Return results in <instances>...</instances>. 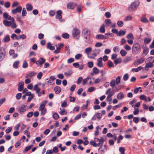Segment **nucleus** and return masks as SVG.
Segmentation results:
<instances>
[{"label": "nucleus", "mask_w": 154, "mask_h": 154, "mask_svg": "<svg viewBox=\"0 0 154 154\" xmlns=\"http://www.w3.org/2000/svg\"><path fill=\"white\" fill-rule=\"evenodd\" d=\"M8 16V13L6 12H5L3 14V17L6 19H7Z\"/></svg>", "instance_id": "57"}, {"label": "nucleus", "mask_w": 154, "mask_h": 154, "mask_svg": "<svg viewBox=\"0 0 154 154\" xmlns=\"http://www.w3.org/2000/svg\"><path fill=\"white\" fill-rule=\"evenodd\" d=\"M110 86L112 87L113 89L114 87L115 86V85L116 84V81L114 80H112L110 82Z\"/></svg>", "instance_id": "31"}, {"label": "nucleus", "mask_w": 154, "mask_h": 154, "mask_svg": "<svg viewBox=\"0 0 154 154\" xmlns=\"http://www.w3.org/2000/svg\"><path fill=\"white\" fill-rule=\"evenodd\" d=\"M19 61H16L13 63V66L14 68L17 69L18 68V65L19 64Z\"/></svg>", "instance_id": "36"}, {"label": "nucleus", "mask_w": 154, "mask_h": 154, "mask_svg": "<svg viewBox=\"0 0 154 154\" xmlns=\"http://www.w3.org/2000/svg\"><path fill=\"white\" fill-rule=\"evenodd\" d=\"M125 34V32L122 30L119 31V32L118 33V35L119 36H123Z\"/></svg>", "instance_id": "37"}, {"label": "nucleus", "mask_w": 154, "mask_h": 154, "mask_svg": "<svg viewBox=\"0 0 154 154\" xmlns=\"http://www.w3.org/2000/svg\"><path fill=\"white\" fill-rule=\"evenodd\" d=\"M93 71L94 73L95 74H97L100 72L99 70L96 67H94L93 68Z\"/></svg>", "instance_id": "33"}, {"label": "nucleus", "mask_w": 154, "mask_h": 154, "mask_svg": "<svg viewBox=\"0 0 154 154\" xmlns=\"http://www.w3.org/2000/svg\"><path fill=\"white\" fill-rule=\"evenodd\" d=\"M132 19V17L131 15H129L127 16L125 19L126 21L131 20Z\"/></svg>", "instance_id": "47"}, {"label": "nucleus", "mask_w": 154, "mask_h": 154, "mask_svg": "<svg viewBox=\"0 0 154 154\" xmlns=\"http://www.w3.org/2000/svg\"><path fill=\"white\" fill-rule=\"evenodd\" d=\"M96 56V54L94 53H91L89 54H88V57L89 58L94 59Z\"/></svg>", "instance_id": "24"}, {"label": "nucleus", "mask_w": 154, "mask_h": 154, "mask_svg": "<svg viewBox=\"0 0 154 154\" xmlns=\"http://www.w3.org/2000/svg\"><path fill=\"white\" fill-rule=\"evenodd\" d=\"M63 46V44H60L58 47H57V49L54 51V53L55 54H57L59 53L61 48Z\"/></svg>", "instance_id": "14"}, {"label": "nucleus", "mask_w": 154, "mask_h": 154, "mask_svg": "<svg viewBox=\"0 0 154 154\" xmlns=\"http://www.w3.org/2000/svg\"><path fill=\"white\" fill-rule=\"evenodd\" d=\"M108 65L109 68H111L114 66V65L110 61H109L108 62Z\"/></svg>", "instance_id": "60"}, {"label": "nucleus", "mask_w": 154, "mask_h": 154, "mask_svg": "<svg viewBox=\"0 0 154 154\" xmlns=\"http://www.w3.org/2000/svg\"><path fill=\"white\" fill-rule=\"evenodd\" d=\"M153 63H151L148 62L146 64L145 66L146 67L151 68L153 66Z\"/></svg>", "instance_id": "43"}, {"label": "nucleus", "mask_w": 154, "mask_h": 154, "mask_svg": "<svg viewBox=\"0 0 154 154\" xmlns=\"http://www.w3.org/2000/svg\"><path fill=\"white\" fill-rule=\"evenodd\" d=\"M103 58L102 57L98 59L97 60V65L99 67H102L103 66V64L102 63Z\"/></svg>", "instance_id": "13"}, {"label": "nucleus", "mask_w": 154, "mask_h": 154, "mask_svg": "<svg viewBox=\"0 0 154 154\" xmlns=\"http://www.w3.org/2000/svg\"><path fill=\"white\" fill-rule=\"evenodd\" d=\"M93 51L95 54H96L97 55V54H99L100 52V50L99 49H94Z\"/></svg>", "instance_id": "48"}, {"label": "nucleus", "mask_w": 154, "mask_h": 154, "mask_svg": "<svg viewBox=\"0 0 154 154\" xmlns=\"http://www.w3.org/2000/svg\"><path fill=\"white\" fill-rule=\"evenodd\" d=\"M127 38H130L131 39H133L134 38L133 36V34L131 33H130L127 36Z\"/></svg>", "instance_id": "54"}, {"label": "nucleus", "mask_w": 154, "mask_h": 154, "mask_svg": "<svg viewBox=\"0 0 154 154\" xmlns=\"http://www.w3.org/2000/svg\"><path fill=\"white\" fill-rule=\"evenodd\" d=\"M77 6V4L72 2H70L67 5V8L69 9H73L75 7Z\"/></svg>", "instance_id": "7"}, {"label": "nucleus", "mask_w": 154, "mask_h": 154, "mask_svg": "<svg viewBox=\"0 0 154 154\" xmlns=\"http://www.w3.org/2000/svg\"><path fill=\"white\" fill-rule=\"evenodd\" d=\"M10 40V36L8 35H6L4 38V42H8Z\"/></svg>", "instance_id": "45"}, {"label": "nucleus", "mask_w": 154, "mask_h": 154, "mask_svg": "<svg viewBox=\"0 0 154 154\" xmlns=\"http://www.w3.org/2000/svg\"><path fill=\"white\" fill-rule=\"evenodd\" d=\"M139 5V3L136 2H134L131 3L128 8V10L132 12L135 10Z\"/></svg>", "instance_id": "4"}, {"label": "nucleus", "mask_w": 154, "mask_h": 154, "mask_svg": "<svg viewBox=\"0 0 154 154\" xmlns=\"http://www.w3.org/2000/svg\"><path fill=\"white\" fill-rule=\"evenodd\" d=\"M51 42H48L47 44V48L51 50L52 51L54 49L55 47L53 46H51Z\"/></svg>", "instance_id": "22"}, {"label": "nucleus", "mask_w": 154, "mask_h": 154, "mask_svg": "<svg viewBox=\"0 0 154 154\" xmlns=\"http://www.w3.org/2000/svg\"><path fill=\"white\" fill-rule=\"evenodd\" d=\"M27 66L28 64L26 60L24 61L23 65V68H26L27 67Z\"/></svg>", "instance_id": "62"}, {"label": "nucleus", "mask_w": 154, "mask_h": 154, "mask_svg": "<svg viewBox=\"0 0 154 154\" xmlns=\"http://www.w3.org/2000/svg\"><path fill=\"white\" fill-rule=\"evenodd\" d=\"M102 115L101 113H97L95 114L93 117L91 119L92 120H95L97 119H98V120H100L101 119Z\"/></svg>", "instance_id": "6"}, {"label": "nucleus", "mask_w": 154, "mask_h": 154, "mask_svg": "<svg viewBox=\"0 0 154 154\" xmlns=\"http://www.w3.org/2000/svg\"><path fill=\"white\" fill-rule=\"evenodd\" d=\"M36 74V73L34 72H32L27 74L25 76L26 78H30L33 77Z\"/></svg>", "instance_id": "19"}, {"label": "nucleus", "mask_w": 154, "mask_h": 154, "mask_svg": "<svg viewBox=\"0 0 154 154\" xmlns=\"http://www.w3.org/2000/svg\"><path fill=\"white\" fill-rule=\"evenodd\" d=\"M105 22L106 25H108L111 23V20L110 19H107L105 20Z\"/></svg>", "instance_id": "63"}, {"label": "nucleus", "mask_w": 154, "mask_h": 154, "mask_svg": "<svg viewBox=\"0 0 154 154\" xmlns=\"http://www.w3.org/2000/svg\"><path fill=\"white\" fill-rule=\"evenodd\" d=\"M151 39L149 38H146L144 40V43L146 44H148L151 41Z\"/></svg>", "instance_id": "52"}, {"label": "nucleus", "mask_w": 154, "mask_h": 154, "mask_svg": "<svg viewBox=\"0 0 154 154\" xmlns=\"http://www.w3.org/2000/svg\"><path fill=\"white\" fill-rule=\"evenodd\" d=\"M82 54H76L75 56V58L76 60H78L80 58H81L82 57Z\"/></svg>", "instance_id": "53"}, {"label": "nucleus", "mask_w": 154, "mask_h": 154, "mask_svg": "<svg viewBox=\"0 0 154 154\" xmlns=\"http://www.w3.org/2000/svg\"><path fill=\"white\" fill-rule=\"evenodd\" d=\"M143 69V67L141 66L138 67L137 68H133L132 69V72H138Z\"/></svg>", "instance_id": "27"}, {"label": "nucleus", "mask_w": 154, "mask_h": 154, "mask_svg": "<svg viewBox=\"0 0 154 154\" xmlns=\"http://www.w3.org/2000/svg\"><path fill=\"white\" fill-rule=\"evenodd\" d=\"M33 146V145H31L30 146H26L25 148V149L23 151V152H27Z\"/></svg>", "instance_id": "32"}, {"label": "nucleus", "mask_w": 154, "mask_h": 154, "mask_svg": "<svg viewBox=\"0 0 154 154\" xmlns=\"http://www.w3.org/2000/svg\"><path fill=\"white\" fill-rule=\"evenodd\" d=\"M62 37L63 38L66 39L69 38V35L67 33H65L62 34Z\"/></svg>", "instance_id": "46"}, {"label": "nucleus", "mask_w": 154, "mask_h": 154, "mask_svg": "<svg viewBox=\"0 0 154 154\" xmlns=\"http://www.w3.org/2000/svg\"><path fill=\"white\" fill-rule=\"evenodd\" d=\"M26 9L25 8H23L22 10V15L23 16H25L26 15Z\"/></svg>", "instance_id": "50"}, {"label": "nucleus", "mask_w": 154, "mask_h": 154, "mask_svg": "<svg viewBox=\"0 0 154 154\" xmlns=\"http://www.w3.org/2000/svg\"><path fill=\"white\" fill-rule=\"evenodd\" d=\"M95 38L98 39H104L108 38L106 36L102 34L97 35L96 36Z\"/></svg>", "instance_id": "11"}, {"label": "nucleus", "mask_w": 154, "mask_h": 154, "mask_svg": "<svg viewBox=\"0 0 154 154\" xmlns=\"http://www.w3.org/2000/svg\"><path fill=\"white\" fill-rule=\"evenodd\" d=\"M121 62L122 59L121 58H118L114 60V63L116 64V65L118 63H121Z\"/></svg>", "instance_id": "34"}, {"label": "nucleus", "mask_w": 154, "mask_h": 154, "mask_svg": "<svg viewBox=\"0 0 154 154\" xmlns=\"http://www.w3.org/2000/svg\"><path fill=\"white\" fill-rule=\"evenodd\" d=\"M103 45L102 43L100 42H97L95 45V46L96 47H101Z\"/></svg>", "instance_id": "56"}, {"label": "nucleus", "mask_w": 154, "mask_h": 154, "mask_svg": "<svg viewBox=\"0 0 154 154\" xmlns=\"http://www.w3.org/2000/svg\"><path fill=\"white\" fill-rule=\"evenodd\" d=\"M125 149L124 147H120L119 148V151L122 154H125Z\"/></svg>", "instance_id": "44"}, {"label": "nucleus", "mask_w": 154, "mask_h": 154, "mask_svg": "<svg viewBox=\"0 0 154 154\" xmlns=\"http://www.w3.org/2000/svg\"><path fill=\"white\" fill-rule=\"evenodd\" d=\"M40 59L42 60V61H41L40 60H38L36 61V64L38 66L41 67L42 64L45 62V60L42 57L40 58Z\"/></svg>", "instance_id": "9"}, {"label": "nucleus", "mask_w": 154, "mask_h": 154, "mask_svg": "<svg viewBox=\"0 0 154 154\" xmlns=\"http://www.w3.org/2000/svg\"><path fill=\"white\" fill-rule=\"evenodd\" d=\"M140 46L138 43H136L134 44L132 48V53L134 54H137L138 52L140 50Z\"/></svg>", "instance_id": "2"}, {"label": "nucleus", "mask_w": 154, "mask_h": 154, "mask_svg": "<svg viewBox=\"0 0 154 154\" xmlns=\"http://www.w3.org/2000/svg\"><path fill=\"white\" fill-rule=\"evenodd\" d=\"M54 90L55 91L56 94H58L60 93L61 88L59 86H56L54 88Z\"/></svg>", "instance_id": "18"}, {"label": "nucleus", "mask_w": 154, "mask_h": 154, "mask_svg": "<svg viewBox=\"0 0 154 154\" xmlns=\"http://www.w3.org/2000/svg\"><path fill=\"white\" fill-rule=\"evenodd\" d=\"M120 79H121V76H118L116 79V84H119V83L120 82Z\"/></svg>", "instance_id": "51"}, {"label": "nucleus", "mask_w": 154, "mask_h": 154, "mask_svg": "<svg viewBox=\"0 0 154 154\" xmlns=\"http://www.w3.org/2000/svg\"><path fill=\"white\" fill-rule=\"evenodd\" d=\"M26 38V36L24 34H22L20 35L18 37V40L22 39H24Z\"/></svg>", "instance_id": "41"}, {"label": "nucleus", "mask_w": 154, "mask_h": 154, "mask_svg": "<svg viewBox=\"0 0 154 154\" xmlns=\"http://www.w3.org/2000/svg\"><path fill=\"white\" fill-rule=\"evenodd\" d=\"M3 23L6 26H9L11 25V21H8L6 20H3Z\"/></svg>", "instance_id": "15"}, {"label": "nucleus", "mask_w": 154, "mask_h": 154, "mask_svg": "<svg viewBox=\"0 0 154 154\" xmlns=\"http://www.w3.org/2000/svg\"><path fill=\"white\" fill-rule=\"evenodd\" d=\"M5 55L6 52L4 48L1 47L0 48V62L3 60Z\"/></svg>", "instance_id": "5"}, {"label": "nucleus", "mask_w": 154, "mask_h": 154, "mask_svg": "<svg viewBox=\"0 0 154 154\" xmlns=\"http://www.w3.org/2000/svg\"><path fill=\"white\" fill-rule=\"evenodd\" d=\"M11 38L12 39L15 38V39L18 40V37H17V35L15 34H12V35L11 36Z\"/></svg>", "instance_id": "55"}, {"label": "nucleus", "mask_w": 154, "mask_h": 154, "mask_svg": "<svg viewBox=\"0 0 154 154\" xmlns=\"http://www.w3.org/2000/svg\"><path fill=\"white\" fill-rule=\"evenodd\" d=\"M149 48H146L143 50V52L142 54V56L143 57H145L148 53L149 52Z\"/></svg>", "instance_id": "16"}, {"label": "nucleus", "mask_w": 154, "mask_h": 154, "mask_svg": "<svg viewBox=\"0 0 154 154\" xmlns=\"http://www.w3.org/2000/svg\"><path fill=\"white\" fill-rule=\"evenodd\" d=\"M105 25L104 24H103V25L100 27V32L104 33L105 32Z\"/></svg>", "instance_id": "29"}, {"label": "nucleus", "mask_w": 154, "mask_h": 154, "mask_svg": "<svg viewBox=\"0 0 154 154\" xmlns=\"http://www.w3.org/2000/svg\"><path fill=\"white\" fill-rule=\"evenodd\" d=\"M72 73V71L71 70H69L67 72H66L64 73L65 75L66 76L68 77L70 76Z\"/></svg>", "instance_id": "35"}, {"label": "nucleus", "mask_w": 154, "mask_h": 154, "mask_svg": "<svg viewBox=\"0 0 154 154\" xmlns=\"http://www.w3.org/2000/svg\"><path fill=\"white\" fill-rule=\"evenodd\" d=\"M123 79L124 81H126L128 79V74H125L123 77Z\"/></svg>", "instance_id": "61"}, {"label": "nucleus", "mask_w": 154, "mask_h": 154, "mask_svg": "<svg viewBox=\"0 0 154 154\" xmlns=\"http://www.w3.org/2000/svg\"><path fill=\"white\" fill-rule=\"evenodd\" d=\"M98 150H100L102 152H104L106 150V145H104L103 146V145L101 146Z\"/></svg>", "instance_id": "17"}, {"label": "nucleus", "mask_w": 154, "mask_h": 154, "mask_svg": "<svg viewBox=\"0 0 154 154\" xmlns=\"http://www.w3.org/2000/svg\"><path fill=\"white\" fill-rule=\"evenodd\" d=\"M47 103V101H45L44 102H43L40 105L38 109L39 110H42V109H45V104Z\"/></svg>", "instance_id": "23"}, {"label": "nucleus", "mask_w": 154, "mask_h": 154, "mask_svg": "<svg viewBox=\"0 0 154 154\" xmlns=\"http://www.w3.org/2000/svg\"><path fill=\"white\" fill-rule=\"evenodd\" d=\"M73 36L77 39H79L80 36V31L77 28H74L72 31Z\"/></svg>", "instance_id": "3"}, {"label": "nucleus", "mask_w": 154, "mask_h": 154, "mask_svg": "<svg viewBox=\"0 0 154 154\" xmlns=\"http://www.w3.org/2000/svg\"><path fill=\"white\" fill-rule=\"evenodd\" d=\"M139 98L141 100H144L145 101H147L146 97L145 95H141L140 96Z\"/></svg>", "instance_id": "39"}, {"label": "nucleus", "mask_w": 154, "mask_h": 154, "mask_svg": "<svg viewBox=\"0 0 154 154\" xmlns=\"http://www.w3.org/2000/svg\"><path fill=\"white\" fill-rule=\"evenodd\" d=\"M53 117L54 119L56 120L59 118V116L57 113H55L53 115Z\"/></svg>", "instance_id": "59"}, {"label": "nucleus", "mask_w": 154, "mask_h": 154, "mask_svg": "<svg viewBox=\"0 0 154 154\" xmlns=\"http://www.w3.org/2000/svg\"><path fill=\"white\" fill-rule=\"evenodd\" d=\"M120 53L122 56H125L127 54V52L124 49L121 50Z\"/></svg>", "instance_id": "38"}, {"label": "nucleus", "mask_w": 154, "mask_h": 154, "mask_svg": "<svg viewBox=\"0 0 154 154\" xmlns=\"http://www.w3.org/2000/svg\"><path fill=\"white\" fill-rule=\"evenodd\" d=\"M62 12L60 10H58L57 11L56 14L57 15L56 16V19L59 20H60L62 18Z\"/></svg>", "instance_id": "12"}, {"label": "nucleus", "mask_w": 154, "mask_h": 154, "mask_svg": "<svg viewBox=\"0 0 154 154\" xmlns=\"http://www.w3.org/2000/svg\"><path fill=\"white\" fill-rule=\"evenodd\" d=\"M83 80L82 78V77H79L78 79L77 83L78 84H80L82 81Z\"/></svg>", "instance_id": "64"}, {"label": "nucleus", "mask_w": 154, "mask_h": 154, "mask_svg": "<svg viewBox=\"0 0 154 154\" xmlns=\"http://www.w3.org/2000/svg\"><path fill=\"white\" fill-rule=\"evenodd\" d=\"M26 106L23 105L21 106L20 108L19 109V111L20 112H24L26 110Z\"/></svg>", "instance_id": "20"}, {"label": "nucleus", "mask_w": 154, "mask_h": 154, "mask_svg": "<svg viewBox=\"0 0 154 154\" xmlns=\"http://www.w3.org/2000/svg\"><path fill=\"white\" fill-rule=\"evenodd\" d=\"M146 61L149 63H153L154 62V57H151L147 58L146 60Z\"/></svg>", "instance_id": "25"}, {"label": "nucleus", "mask_w": 154, "mask_h": 154, "mask_svg": "<svg viewBox=\"0 0 154 154\" xmlns=\"http://www.w3.org/2000/svg\"><path fill=\"white\" fill-rule=\"evenodd\" d=\"M124 95L123 93L120 92L118 94L117 96V98L118 100H121L124 97Z\"/></svg>", "instance_id": "21"}, {"label": "nucleus", "mask_w": 154, "mask_h": 154, "mask_svg": "<svg viewBox=\"0 0 154 154\" xmlns=\"http://www.w3.org/2000/svg\"><path fill=\"white\" fill-rule=\"evenodd\" d=\"M149 154H154V149L153 148L150 149L148 151Z\"/></svg>", "instance_id": "58"}, {"label": "nucleus", "mask_w": 154, "mask_h": 154, "mask_svg": "<svg viewBox=\"0 0 154 154\" xmlns=\"http://www.w3.org/2000/svg\"><path fill=\"white\" fill-rule=\"evenodd\" d=\"M144 59L143 58H141L137 60V62L138 64L142 63L144 61Z\"/></svg>", "instance_id": "40"}, {"label": "nucleus", "mask_w": 154, "mask_h": 154, "mask_svg": "<svg viewBox=\"0 0 154 154\" xmlns=\"http://www.w3.org/2000/svg\"><path fill=\"white\" fill-rule=\"evenodd\" d=\"M82 36L85 39V41L86 42H89L90 40L91 33L90 31L86 29H85L82 32Z\"/></svg>", "instance_id": "1"}, {"label": "nucleus", "mask_w": 154, "mask_h": 154, "mask_svg": "<svg viewBox=\"0 0 154 154\" xmlns=\"http://www.w3.org/2000/svg\"><path fill=\"white\" fill-rule=\"evenodd\" d=\"M26 8L27 11H30L33 9V7L31 5L28 4L26 5Z\"/></svg>", "instance_id": "26"}, {"label": "nucleus", "mask_w": 154, "mask_h": 154, "mask_svg": "<svg viewBox=\"0 0 154 154\" xmlns=\"http://www.w3.org/2000/svg\"><path fill=\"white\" fill-rule=\"evenodd\" d=\"M117 25L119 27H122L123 25V23L122 21H119L117 22Z\"/></svg>", "instance_id": "49"}, {"label": "nucleus", "mask_w": 154, "mask_h": 154, "mask_svg": "<svg viewBox=\"0 0 154 154\" xmlns=\"http://www.w3.org/2000/svg\"><path fill=\"white\" fill-rule=\"evenodd\" d=\"M22 8L21 6H18L15 9H14L12 10V13L13 14H15L17 13H19L21 12Z\"/></svg>", "instance_id": "8"}, {"label": "nucleus", "mask_w": 154, "mask_h": 154, "mask_svg": "<svg viewBox=\"0 0 154 154\" xmlns=\"http://www.w3.org/2000/svg\"><path fill=\"white\" fill-rule=\"evenodd\" d=\"M91 48L90 47H89L85 49V52L86 54H87L88 55V54H89V52L91 51Z\"/></svg>", "instance_id": "42"}, {"label": "nucleus", "mask_w": 154, "mask_h": 154, "mask_svg": "<svg viewBox=\"0 0 154 154\" xmlns=\"http://www.w3.org/2000/svg\"><path fill=\"white\" fill-rule=\"evenodd\" d=\"M24 83L23 82L21 81L19 82L18 84V90L19 91H22L23 88V86Z\"/></svg>", "instance_id": "10"}, {"label": "nucleus", "mask_w": 154, "mask_h": 154, "mask_svg": "<svg viewBox=\"0 0 154 154\" xmlns=\"http://www.w3.org/2000/svg\"><path fill=\"white\" fill-rule=\"evenodd\" d=\"M11 27L12 28L14 29L17 27V25L15 23V20L14 21H11Z\"/></svg>", "instance_id": "28"}, {"label": "nucleus", "mask_w": 154, "mask_h": 154, "mask_svg": "<svg viewBox=\"0 0 154 154\" xmlns=\"http://www.w3.org/2000/svg\"><path fill=\"white\" fill-rule=\"evenodd\" d=\"M145 15H143V17L141 18L140 20L142 22L146 23L148 22V20L145 18Z\"/></svg>", "instance_id": "30"}]
</instances>
